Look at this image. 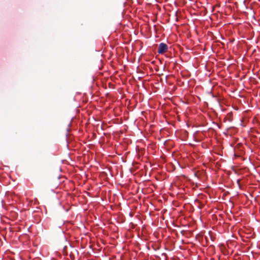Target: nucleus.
Returning a JSON list of instances; mask_svg holds the SVG:
<instances>
[{"instance_id": "f257e3e1", "label": "nucleus", "mask_w": 260, "mask_h": 260, "mask_svg": "<svg viewBox=\"0 0 260 260\" xmlns=\"http://www.w3.org/2000/svg\"><path fill=\"white\" fill-rule=\"evenodd\" d=\"M168 50V46L167 44L161 43L159 45L157 52L159 54H163Z\"/></svg>"}, {"instance_id": "f03ea898", "label": "nucleus", "mask_w": 260, "mask_h": 260, "mask_svg": "<svg viewBox=\"0 0 260 260\" xmlns=\"http://www.w3.org/2000/svg\"><path fill=\"white\" fill-rule=\"evenodd\" d=\"M99 173H101L100 175V176H101L103 178H105L106 175V173L105 172H104L103 171H102L100 172V170H99Z\"/></svg>"}, {"instance_id": "39448f33", "label": "nucleus", "mask_w": 260, "mask_h": 260, "mask_svg": "<svg viewBox=\"0 0 260 260\" xmlns=\"http://www.w3.org/2000/svg\"><path fill=\"white\" fill-rule=\"evenodd\" d=\"M98 74H99V76H100V75L101 74H101V73H100V72H99V73H98Z\"/></svg>"}, {"instance_id": "20e7f679", "label": "nucleus", "mask_w": 260, "mask_h": 260, "mask_svg": "<svg viewBox=\"0 0 260 260\" xmlns=\"http://www.w3.org/2000/svg\"><path fill=\"white\" fill-rule=\"evenodd\" d=\"M103 86L104 87V88H106V86H105V85L103 84Z\"/></svg>"}, {"instance_id": "7ed1b4c3", "label": "nucleus", "mask_w": 260, "mask_h": 260, "mask_svg": "<svg viewBox=\"0 0 260 260\" xmlns=\"http://www.w3.org/2000/svg\"><path fill=\"white\" fill-rule=\"evenodd\" d=\"M101 128L103 130L104 129V125L102 124L101 125Z\"/></svg>"}]
</instances>
